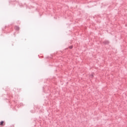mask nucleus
I'll use <instances>...</instances> for the list:
<instances>
[{
    "label": "nucleus",
    "mask_w": 127,
    "mask_h": 127,
    "mask_svg": "<svg viewBox=\"0 0 127 127\" xmlns=\"http://www.w3.org/2000/svg\"><path fill=\"white\" fill-rule=\"evenodd\" d=\"M15 28L16 30H18L19 29V27L16 26Z\"/></svg>",
    "instance_id": "obj_1"
},
{
    "label": "nucleus",
    "mask_w": 127,
    "mask_h": 127,
    "mask_svg": "<svg viewBox=\"0 0 127 127\" xmlns=\"http://www.w3.org/2000/svg\"><path fill=\"white\" fill-rule=\"evenodd\" d=\"M3 125V121H1L0 123V126H2Z\"/></svg>",
    "instance_id": "obj_2"
},
{
    "label": "nucleus",
    "mask_w": 127,
    "mask_h": 127,
    "mask_svg": "<svg viewBox=\"0 0 127 127\" xmlns=\"http://www.w3.org/2000/svg\"><path fill=\"white\" fill-rule=\"evenodd\" d=\"M91 78H93L94 77V75L93 74H91V75H90Z\"/></svg>",
    "instance_id": "obj_3"
},
{
    "label": "nucleus",
    "mask_w": 127,
    "mask_h": 127,
    "mask_svg": "<svg viewBox=\"0 0 127 127\" xmlns=\"http://www.w3.org/2000/svg\"><path fill=\"white\" fill-rule=\"evenodd\" d=\"M69 48H70V49H72V48H73V47L71 46L69 47Z\"/></svg>",
    "instance_id": "obj_4"
}]
</instances>
